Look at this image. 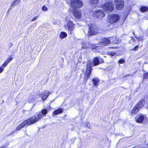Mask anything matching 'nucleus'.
I'll use <instances>...</instances> for the list:
<instances>
[{
	"instance_id": "obj_1",
	"label": "nucleus",
	"mask_w": 148,
	"mask_h": 148,
	"mask_svg": "<svg viewBox=\"0 0 148 148\" xmlns=\"http://www.w3.org/2000/svg\"><path fill=\"white\" fill-rule=\"evenodd\" d=\"M106 3L102 6V8L107 12L112 11L113 10L114 5L115 3L117 10L123 9L124 2V0H105Z\"/></svg>"
},
{
	"instance_id": "obj_2",
	"label": "nucleus",
	"mask_w": 148,
	"mask_h": 148,
	"mask_svg": "<svg viewBox=\"0 0 148 148\" xmlns=\"http://www.w3.org/2000/svg\"><path fill=\"white\" fill-rule=\"evenodd\" d=\"M42 116L40 112L37 115L34 116L33 117L29 118L25 121H24L22 123L19 125L18 126L16 127V129L15 130V131L11 132L10 133V134L8 136L14 133L15 131L17 130H18L23 127H24L26 125H30L39 121L42 118Z\"/></svg>"
},
{
	"instance_id": "obj_3",
	"label": "nucleus",
	"mask_w": 148,
	"mask_h": 148,
	"mask_svg": "<svg viewBox=\"0 0 148 148\" xmlns=\"http://www.w3.org/2000/svg\"><path fill=\"white\" fill-rule=\"evenodd\" d=\"M103 62V59L100 57H96L93 60V64L92 62L89 60L87 62L86 73L85 74L84 80L87 81L91 74L92 69V67L93 66H96L100 63Z\"/></svg>"
},
{
	"instance_id": "obj_4",
	"label": "nucleus",
	"mask_w": 148,
	"mask_h": 148,
	"mask_svg": "<svg viewBox=\"0 0 148 148\" xmlns=\"http://www.w3.org/2000/svg\"><path fill=\"white\" fill-rule=\"evenodd\" d=\"M89 26V30L88 32V36L96 34L98 32L97 27L93 24L90 23L87 24Z\"/></svg>"
},
{
	"instance_id": "obj_5",
	"label": "nucleus",
	"mask_w": 148,
	"mask_h": 148,
	"mask_svg": "<svg viewBox=\"0 0 148 148\" xmlns=\"http://www.w3.org/2000/svg\"><path fill=\"white\" fill-rule=\"evenodd\" d=\"M120 16L117 14H112L110 15L109 17V21L111 23H113L117 22L119 20Z\"/></svg>"
},
{
	"instance_id": "obj_6",
	"label": "nucleus",
	"mask_w": 148,
	"mask_h": 148,
	"mask_svg": "<svg viewBox=\"0 0 148 148\" xmlns=\"http://www.w3.org/2000/svg\"><path fill=\"white\" fill-rule=\"evenodd\" d=\"M71 7L74 8H79L83 5L82 2L80 0H74L70 4Z\"/></svg>"
},
{
	"instance_id": "obj_7",
	"label": "nucleus",
	"mask_w": 148,
	"mask_h": 148,
	"mask_svg": "<svg viewBox=\"0 0 148 148\" xmlns=\"http://www.w3.org/2000/svg\"><path fill=\"white\" fill-rule=\"evenodd\" d=\"M135 120L138 123H141L143 122L145 123L147 120V118L146 116L140 114L136 116Z\"/></svg>"
},
{
	"instance_id": "obj_8",
	"label": "nucleus",
	"mask_w": 148,
	"mask_h": 148,
	"mask_svg": "<svg viewBox=\"0 0 148 148\" xmlns=\"http://www.w3.org/2000/svg\"><path fill=\"white\" fill-rule=\"evenodd\" d=\"M111 42L110 39L107 38H103L101 39L100 41L98 44V46H96V47L104 46L105 45H108Z\"/></svg>"
},
{
	"instance_id": "obj_9",
	"label": "nucleus",
	"mask_w": 148,
	"mask_h": 148,
	"mask_svg": "<svg viewBox=\"0 0 148 148\" xmlns=\"http://www.w3.org/2000/svg\"><path fill=\"white\" fill-rule=\"evenodd\" d=\"M95 16L99 18H102L105 16V14L102 10L100 9L97 10L94 12Z\"/></svg>"
},
{
	"instance_id": "obj_10",
	"label": "nucleus",
	"mask_w": 148,
	"mask_h": 148,
	"mask_svg": "<svg viewBox=\"0 0 148 148\" xmlns=\"http://www.w3.org/2000/svg\"><path fill=\"white\" fill-rule=\"evenodd\" d=\"M74 25L71 21H69L67 25V28L70 34H72L73 32L74 29L73 26Z\"/></svg>"
},
{
	"instance_id": "obj_11",
	"label": "nucleus",
	"mask_w": 148,
	"mask_h": 148,
	"mask_svg": "<svg viewBox=\"0 0 148 148\" xmlns=\"http://www.w3.org/2000/svg\"><path fill=\"white\" fill-rule=\"evenodd\" d=\"M72 11L73 12L74 16L78 19H80L82 16V13L79 10H75L74 9H72Z\"/></svg>"
},
{
	"instance_id": "obj_12",
	"label": "nucleus",
	"mask_w": 148,
	"mask_h": 148,
	"mask_svg": "<svg viewBox=\"0 0 148 148\" xmlns=\"http://www.w3.org/2000/svg\"><path fill=\"white\" fill-rule=\"evenodd\" d=\"M88 43L82 42V47L83 49H86L88 47H90L92 49H96V46H94V45H91Z\"/></svg>"
},
{
	"instance_id": "obj_13",
	"label": "nucleus",
	"mask_w": 148,
	"mask_h": 148,
	"mask_svg": "<svg viewBox=\"0 0 148 148\" xmlns=\"http://www.w3.org/2000/svg\"><path fill=\"white\" fill-rule=\"evenodd\" d=\"M51 94V93L48 91H46L44 93L41 95V98L42 99L45 100L47 98L48 96Z\"/></svg>"
},
{
	"instance_id": "obj_14",
	"label": "nucleus",
	"mask_w": 148,
	"mask_h": 148,
	"mask_svg": "<svg viewBox=\"0 0 148 148\" xmlns=\"http://www.w3.org/2000/svg\"><path fill=\"white\" fill-rule=\"evenodd\" d=\"M110 40H111L113 43L114 44L119 43L120 42V40L119 39H118L116 37H111L110 38Z\"/></svg>"
},
{
	"instance_id": "obj_15",
	"label": "nucleus",
	"mask_w": 148,
	"mask_h": 148,
	"mask_svg": "<svg viewBox=\"0 0 148 148\" xmlns=\"http://www.w3.org/2000/svg\"><path fill=\"white\" fill-rule=\"evenodd\" d=\"M20 0H15L13 1L12 3V4L10 8L9 9V10L12 9L15 6L18 5L20 2Z\"/></svg>"
},
{
	"instance_id": "obj_16",
	"label": "nucleus",
	"mask_w": 148,
	"mask_h": 148,
	"mask_svg": "<svg viewBox=\"0 0 148 148\" xmlns=\"http://www.w3.org/2000/svg\"><path fill=\"white\" fill-rule=\"evenodd\" d=\"M62 112V109L61 108L58 109L53 111V116H54L55 115H57L61 113Z\"/></svg>"
},
{
	"instance_id": "obj_17",
	"label": "nucleus",
	"mask_w": 148,
	"mask_h": 148,
	"mask_svg": "<svg viewBox=\"0 0 148 148\" xmlns=\"http://www.w3.org/2000/svg\"><path fill=\"white\" fill-rule=\"evenodd\" d=\"M137 106H136L132 111L131 114L134 115L139 111V109L137 107Z\"/></svg>"
},
{
	"instance_id": "obj_18",
	"label": "nucleus",
	"mask_w": 148,
	"mask_h": 148,
	"mask_svg": "<svg viewBox=\"0 0 148 148\" xmlns=\"http://www.w3.org/2000/svg\"><path fill=\"white\" fill-rule=\"evenodd\" d=\"M92 82L94 85L95 86H97L98 85V83L99 82V79L97 77H95L92 79Z\"/></svg>"
},
{
	"instance_id": "obj_19",
	"label": "nucleus",
	"mask_w": 148,
	"mask_h": 148,
	"mask_svg": "<svg viewBox=\"0 0 148 148\" xmlns=\"http://www.w3.org/2000/svg\"><path fill=\"white\" fill-rule=\"evenodd\" d=\"M67 34L65 32H62L59 36L60 38L61 39H63L66 37L67 36Z\"/></svg>"
},
{
	"instance_id": "obj_20",
	"label": "nucleus",
	"mask_w": 148,
	"mask_h": 148,
	"mask_svg": "<svg viewBox=\"0 0 148 148\" xmlns=\"http://www.w3.org/2000/svg\"><path fill=\"white\" fill-rule=\"evenodd\" d=\"M145 101L143 100H141L139 102L136 106H137V107L140 109L145 104Z\"/></svg>"
},
{
	"instance_id": "obj_21",
	"label": "nucleus",
	"mask_w": 148,
	"mask_h": 148,
	"mask_svg": "<svg viewBox=\"0 0 148 148\" xmlns=\"http://www.w3.org/2000/svg\"><path fill=\"white\" fill-rule=\"evenodd\" d=\"M99 2V0H90V3L94 6L97 4Z\"/></svg>"
},
{
	"instance_id": "obj_22",
	"label": "nucleus",
	"mask_w": 148,
	"mask_h": 148,
	"mask_svg": "<svg viewBox=\"0 0 148 148\" xmlns=\"http://www.w3.org/2000/svg\"><path fill=\"white\" fill-rule=\"evenodd\" d=\"M148 10V8L146 6H142L140 9V10L142 12H144L147 11Z\"/></svg>"
},
{
	"instance_id": "obj_23",
	"label": "nucleus",
	"mask_w": 148,
	"mask_h": 148,
	"mask_svg": "<svg viewBox=\"0 0 148 148\" xmlns=\"http://www.w3.org/2000/svg\"><path fill=\"white\" fill-rule=\"evenodd\" d=\"M41 112L42 115L45 116L47 113V109H45L42 110Z\"/></svg>"
},
{
	"instance_id": "obj_24",
	"label": "nucleus",
	"mask_w": 148,
	"mask_h": 148,
	"mask_svg": "<svg viewBox=\"0 0 148 148\" xmlns=\"http://www.w3.org/2000/svg\"><path fill=\"white\" fill-rule=\"evenodd\" d=\"M116 53L114 51L109 52L108 53V54L113 56L115 55Z\"/></svg>"
},
{
	"instance_id": "obj_25",
	"label": "nucleus",
	"mask_w": 148,
	"mask_h": 148,
	"mask_svg": "<svg viewBox=\"0 0 148 148\" xmlns=\"http://www.w3.org/2000/svg\"><path fill=\"white\" fill-rule=\"evenodd\" d=\"M8 64V63L6 61H5V62L2 64L1 67L4 69L5 66H6Z\"/></svg>"
},
{
	"instance_id": "obj_26",
	"label": "nucleus",
	"mask_w": 148,
	"mask_h": 148,
	"mask_svg": "<svg viewBox=\"0 0 148 148\" xmlns=\"http://www.w3.org/2000/svg\"><path fill=\"white\" fill-rule=\"evenodd\" d=\"M42 10L44 11H47L48 8H47L45 6H43L42 8Z\"/></svg>"
},
{
	"instance_id": "obj_27",
	"label": "nucleus",
	"mask_w": 148,
	"mask_h": 148,
	"mask_svg": "<svg viewBox=\"0 0 148 148\" xmlns=\"http://www.w3.org/2000/svg\"><path fill=\"white\" fill-rule=\"evenodd\" d=\"M148 78V72L144 73L143 75V78L146 79Z\"/></svg>"
},
{
	"instance_id": "obj_28",
	"label": "nucleus",
	"mask_w": 148,
	"mask_h": 148,
	"mask_svg": "<svg viewBox=\"0 0 148 148\" xmlns=\"http://www.w3.org/2000/svg\"><path fill=\"white\" fill-rule=\"evenodd\" d=\"M85 125L89 129L91 128V126L90 125V123L89 122H87L85 124Z\"/></svg>"
},
{
	"instance_id": "obj_29",
	"label": "nucleus",
	"mask_w": 148,
	"mask_h": 148,
	"mask_svg": "<svg viewBox=\"0 0 148 148\" xmlns=\"http://www.w3.org/2000/svg\"><path fill=\"white\" fill-rule=\"evenodd\" d=\"M125 62V60L123 59L120 60L119 61V63L120 64H123Z\"/></svg>"
},
{
	"instance_id": "obj_30",
	"label": "nucleus",
	"mask_w": 148,
	"mask_h": 148,
	"mask_svg": "<svg viewBox=\"0 0 148 148\" xmlns=\"http://www.w3.org/2000/svg\"><path fill=\"white\" fill-rule=\"evenodd\" d=\"M12 59V57L9 58H8L7 60L5 61L8 64L10 62Z\"/></svg>"
},
{
	"instance_id": "obj_31",
	"label": "nucleus",
	"mask_w": 148,
	"mask_h": 148,
	"mask_svg": "<svg viewBox=\"0 0 148 148\" xmlns=\"http://www.w3.org/2000/svg\"><path fill=\"white\" fill-rule=\"evenodd\" d=\"M137 38L138 39V41H143V38L142 37H139V38Z\"/></svg>"
},
{
	"instance_id": "obj_32",
	"label": "nucleus",
	"mask_w": 148,
	"mask_h": 148,
	"mask_svg": "<svg viewBox=\"0 0 148 148\" xmlns=\"http://www.w3.org/2000/svg\"><path fill=\"white\" fill-rule=\"evenodd\" d=\"M32 96H30L29 97V102H32V101H33L35 99L34 98V99H33L32 100V99H31L32 98Z\"/></svg>"
},
{
	"instance_id": "obj_33",
	"label": "nucleus",
	"mask_w": 148,
	"mask_h": 148,
	"mask_svg": "<svg viewBox=\"0 0 148 148\" xmlns=\"http://www.w3.org/2000/svg\"><path fill=\"white\" fill-rule=\"evenodd\" d=\"M74 0H67V3L69 5L71 2L73 1Z\"/></svg>"
},
{
	"instance_id": "obj_34",
	"label": "nucleus",
	"mask_w": 148,
	"mask_h": 148,
	"mask_svg": "<svg viewBox=\"0 0 148 148\" xmlns=\"http://www.w3.org/2000/svg\"><path fill=\"white\" fill-rule=\"evenodd\" d=\"M13 45V44L12 43L10 42L8 44V47L9 48L11 47Z\"/></svg>"
},
{
	"instance_id": "obj_35",
	"label": "nucleus",
	"mask_w": 148,
	"mask_h": 148,
	"mask_svg": "<svg viewBox=\"0 0 148 148\" xmlns=\"http://www.w3.org/2000/svg\"><path fill=\"white\" fill-rule=\"evenodd\" d=\"M138 48V46H136L134 49H132V50H134L136 51L137 50V49Z\"/></svg>"
},
{
	"instance_id": "obj_36",
	"label": "nucleus",
	"mask_w": 148,
	"mask_h": 148,
	"mask_svg": "<svg viewBox=\"0 0 148 148\" xmlns=\"http://www.w3.org/2000/svg\"><path fill=\"white\" fill-rule=\"evenodd\" d=\"M4 70V69L2 68V67H0V73L2 72Z\"/></svg>"
},
{
	"instance_id": "obj_37",
	"label": "nucleus",
	"mask_w": 148,
	"mask_h": 148,
	"mask_svg": "<svg viewBox=\"0 0 148 148\" xmlns=\"http://www.w3.org/2000/svg\"><path fill=\"white\" fill-rule=\"evenodd\" d=\"M37 16L34 17L33 19L31 20V21H35L37 18Z\"/></svg>"
},
{
	"instance_id": "obj_38",
	"label": "nucleus",
	"mask_w": 148,
	"mask_h": 148,
	"mask_svg": "<svg viewBox=\"0 0 148 148\" xmlns=\"http://www.w3.org/2000/svg\"><path fill=\"white\" fill-rule=\"evenodd\" d=\"M51 108V107L49 105L47 108H46V109L47 110H49Z\"/></svg>"
},
{
	"instance_id": "obj_39",
	"label": "nucleus",
	"mask_w": 148,
	"mask_h": 148,
	"mask_svg": "<svg viewBox=\"0 0 148 148\" xmlns=\"http://www.w3.org/2000/svg\"><path fill=\"white\" fill-rule=\"evenodd\" d=\"M90 18H87L86 19V21L90 22Z\"/></svg>"
},
{
	"instance_id": "obj_40",
	"label": "nucleus",
	"mask_w": 148,
	"mask_h": 148,
	"mask_svg": "<svg viewBox=\"0 0 148 148\" xmlns=\"http://www.w3.org/2000/svg\"><path fill=\"white\" fill-rule=\"evenodd\" d=\"M66 22H68L69 21H70L69 20V18L66 17Z\"/></svg>"
},
{
	"instance_id": "obj_41",
	"label": "nucleus",
	"mask_w": 148,
	"mask_h": 148,
	"mask_svg": "<svg viewBox=\"0 0 148 148\" xmlns=\"http://www.w3.org/2000/svg\"><path fill=\"white\" fill-rule=\"evenodd\" d=\"M131 38H132V40H133V41H134V40H133V39H134V37H131Z\"/></svg>"
},
{
	"instance_id": "obj_42",
	"label": "nucleus",
	"mask_w": 148,
	"mask_h": 148,
	"mask_svg": "<svg viewBox=\"0 0 148 148\" xmlns=\"http://www.w3.org/2000/svg\"><path fill=\"white\" fill-rule=\"evenodd\" d=\"M133 34L134 35L135 33L134 32H132Z\"/></svg>"
},
{
	"instance_id": "obj_43",
	"label": "nucleus",
	"mask_w": 148,
	"mask_h": 148,
	"mask_svg": "<svg viewBox=\"0 0 148 148\" xmlns=\"http://www.w3.org/2000/svg\"><path fill=\"white\" fill-rule=\"evenodd\" d=\"M1 148H5L4 147H1Z\"/></svg>"
}]
</instances>
